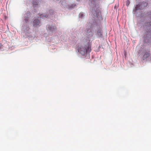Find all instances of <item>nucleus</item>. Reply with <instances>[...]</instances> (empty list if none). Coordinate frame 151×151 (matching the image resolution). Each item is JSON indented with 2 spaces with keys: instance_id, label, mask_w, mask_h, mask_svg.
<instances>
[{
  "instance_id": "2",
  "label": "nucleus",
  "mask_w": 151,
  "mask_h": 151,
  "mask_svg": "<svg viewBox=\"0 0 151 151\" xmlns=\"http://www.w3.org/2000/svg\"><path fill=\"white\" fill-rule=\"evenodd\" d=\"M78 50L82 55H85L87 52L89 53L91 52V44L90 42H88L85 45H78Z\"/></svg>"
},
{
  "instance_id": "17",
  "label": "nucleus",
  "mask_w": 151,
  "mask_h": 151,
  "mask_svg": "<svg viewBox=\"0 0 151 151\" xmlns=\"http://www.w3.org/2000/svg\"><path fill=\"white\" fill-rule=\"evenodd\" d=\"M2 44L1 43H0V48H1V47L2 46Z\"/></svg>"
},
{
  "instance_id": "8",
  "label": "nucleus",
  "mask_w": 151,
  "mask_h": 151,
  "mask_svg": "<svg viewBox=\"0 0 151 151\" xmlns=\"http://www.w3.org/2000/svg\"><path fill=\"white\" fill-rule=\"evenodd\" d=\"M39 0H33L32 4L34 7H36L38 5V2Z\"/></svg>"
},
{
  "instance_id": "13",
  "label": "nucleus",
  "mask_w": 151,
  "mask_h": 151,
  "mask_svg": "<svg viewBox=\"0 0 151 151\" xmlns=\"http://www.w3.org/2000/svg\"><path fill=\"white\" fill-rule=\"evenodd\" d=\"M24 20L27 23L29 21V19L28 17H26L25 19Z\"/></svg>"
},
{
  "instance_id": "18",
  "label": "nucleus",
  "mask_w": 151,
  "mask_h": 151,
  "mask_svg": "<svg viewBox=\"0 0 151 151\" xmlns=\"http://www.w3.org/2000/svg\"><path fill=\"white\" fill-rule=\"evenodd\" d=\"M57 1H58V0H56Z\"/></svg>"
},
{
  "instance_id": "7",
  "label": "nucleus",
  "mask_w": 151,
  "mask_h": 151,
  "mask_svg": "<svg viewBox=\"0 0 151 151\" xmlns=\"http://www.w3.org/2000/svg\"><path fill=\"white\" fill-rule=\"evenodd\" d=\"M47 28L49 30L52 31H54L56 29V27L55 26H53L52 27L49 25L47 26Z\"/></svg>"
},
{
  "instance_id": "4",
  "label": "nucleus",
  "mask_w": 151,
  "mask_h": 151,
  "mask_svg": "<svg viewBox=\"0 0 151 151\" xmlns=\"http://www.w3.org/2000/svg\"><path fill=\"white\" fill-rule=\"evenodd\" d=\"M148 5V3L146 2L143 1L140 3L138 4L135 7L136 10L143 9L145 7Z\"/></svg>"
},
{
  "instance_id": "10",
  "label": "nucleus",
  "mask_w": 151,
  "mask_h": 151,
  "mask_svg": "<svg viewBox=\"0 0 151 151\" xmlns=\"http://www.w3.org/2000/svg\"><path fill=\"white\" fill-rule=\"evenodd\" d=\"M51 14H49L48 15H45L43 14H40V18H43V17H46L47 18L48 17V16H50V15H51Z\"/></svg>"
},
{
  "instance_id": "9",
  "label": "nucleus",
  "mask_w": 151,
  "mask_h": 151,
  "mask_svg": "<svg viewBox=\"0 0 151 151\" xmlns=\"http://www.w3.org/2000/svg\"><path fill=\"white\" fill-rule=\"evenodd\" d=\"M145 26L146 27V28H148L147 27H151V22H147L145 23ZM151 27L149 29V30H150V32L151 31Z\"/></svg>"
},
{
  "instance_id": "5",
  "label": "nucleus",
  "mask_w": 151,
  "mask_h": 151,
  "mask_svg": "<svg viewBox=\"0 0 151 151\" xmlns=\"http://www.w3.org/2000/svg\"><path fill=\"white\" fill-rule=\"evenodd\" d=\"M41 25V23L38 19H35L33 22V26L34 27H38Z\"/></svg>"
},
{
  "instance_id": "15",
  "label": "nucleus",
  "mask_w": 151,
  "mask_h": 151,
  "mask_svg": "<svg viewBox=\"0 0 151 151\" xmlns=\"http://www.w3.org/2000/svg\"><path fill=\"white\" fill-rule=\"evenodd\" d=\"M148 13V15H150V14H151V12H149Z\"/></svg>"
},
{
  "instance_id": "3",
  "label": "nucleus",
  "mask_w": 151,
  "mask_h": 151,
  "mask_svg": "<svg viewBox=\"0 0 151 151\" xmlns=\"http://www.w3.org/2000/svg\"><path fill=\"white\" fill-rule=\"evenodd\" d=\"M88 25L90 26V27L88 28H87L86 29V34L88 35V38L92 37L93 36V33L92 32V29L95 27L98 28V24L97 23L93 22L92 23H88Z\"/></svg>"
},
{
  "instance_id": "14",
  "label": "nucleus",
  "mask_w": 151,
  "mask_h": 151,
  "mask_svg": "<svg viewBox=\"0 0 151 151\" xmlns=\"http://www.w3.org/2000/svg\"><path fill=\"white\" fill-rule=\"evenodd\" d=\"M50 13H52V14H54V12L52 10H50Z\"/></svg>"
},
{
  "instance_id": "6",
  "label": "nucleus",
  "mask_w": 151,
  "mask_h": 151,
  "mask_svg": "<svg viewBox=\"0 0 151 151\" xmlns=\"http://www.w3.org/2000/svg\"><path fill=\"white\" fill-rule=\"evenodd\" d=\"M97 24H98V28L97 27H95L96 28H98L99 27V29L97 31V35L99 37H101L102 34V33L101 32V29L100 28V27L101 26V24L99 22L98 23H97Z\"/></svg>"
},
{
  "instance_id": "16",
  "label": "nucleus",
  "mask_w": 151,
  "mask_h": 151,
  "mask_svg": "<svg viewBox=\"0 0 151 151\" xmlns=\"http://www.w3.org/2000/svg\"><path fill=\"white\" fill-rule=\"evenodd\" d=\"M80 15L82 17H83V14H80Z\"/></svg>"
},
{
  "instance_id": "1",
  "label": "nucleus",
  "mask_w": 151,
  "mask_h": 151,
  "mask_svg": "<svg viewBox=\"0 0 151 151\" xmlns=\"http://www.w3.org/2000/svg\"><path fill=\"white\" fill-rule=\"evenodd\" d=\"M97 0H89V5L92 8V13L93 15L98 17L101 14L99 10V6L97 4L96 1Z\"/></svg>"
},
{
  "instance_id": "12",
  "label": "nucleus",
  "mask_w": 151,
  "mask_h": 151,
  "mask_svg": "<svg viewBox=\"0 0 151 151\" xmlns=\"http://www.w3.org/2000/svg\"><path fill=\"white\" fill-rule=\"evenodd\" d=\"M129 0H127V3H126V5L127 6H128L129 5Z\"/></svg>"
},
{
  "instance_id": "11",
  "label": "nucleus",
  "mask_w": 151,
  "mask_h": 151,
  "mask_svg": "<svg viewBox=\"0 0 151 151\" xmlns=\"http://www.w3.org/2000/svg\"><path fill=\"white\" fill-rule=\"evenodd\" d=\"M149 55H150L149 53L147 52L145 53L143 56V58H147L149 56Z\"/></svg>"
}]
</instances>
